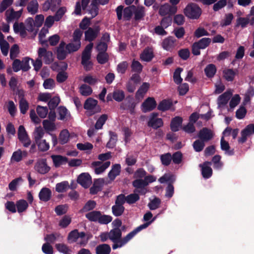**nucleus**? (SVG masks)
Returning <instances> with one entry per match:
<instances>
[{"label":"nucleus","instance_id":"f257e3e1","mask_svg":"<svg viewBox=\"0 0 254 254\" xmlns=\"http://www.w3.org/2000/svg\"><path fill=\"white\" fill-rule=\"evenodd\" d=\"M151 222L145 223L135 228L125 237L122 238V230L119 228H114L109 232L110 240L113 243L112 248L116 250L127 244L134 236L142 230L146 228Z\"/></svg>","mask_w":254,"mask_h":254},{"label":"nucleus","instance_id":"f03ea898","mask_svg":"<svg viewBox=\"0 0 254 254\" xmlns=\"http://www.w3.org/2000/svg\"><path fill=\"white\" fill-rule=\"evenodd\" d=\"M184 14L190 19H198L202 13V10L195 3H189L184 9Z\"/></svg>","mask_w":254,"mask_h":254},{"label":"nucleus","instance_id":"7ed1b4c3","mask_svg":"<svg viewBox=\"0 0 254 254\" xmlns=\"http://www.w3.org/2000/svg\"><path fill=\"white\" fill-rule=\"evenodd\" d=\"M30 58L29 57H24L21 61L19 59H14L12 64V68L14 72H17L20 70L23 72L28 71L31 66L29 64Z\"/></svg>","mask_w":254,"mask_h":254},{"label":"nucleus","instance_id":"20e7f679","mask_svg":"<svg viewBox=\"0 0 254 254\" xmlns=\"http://www.w3.org/2000/svg\"><path fill=\"white\" fill-rule=\"evenodd\" d=\"M83 107L87 110V115L88 116H91L101 111L100 106L98 105L97 100L90 97L85 100Z\"/></svg>","mask_w":254,"mask_h":254},{"label":"nucleus","instance_id":"39448f33","mask_svg":"<svg viewBox=\"0 0 254 254\" xmlns=\"http://www.w3.org/2000/svg\"><path fill=\"white\" fill-rule=\"evenodd\" d=\"M211 39L209 38H203L197 42H194L191 45V52L194 56L200 54V49H205L210 44Z\"/></svg>","mask_w":254,"mask_h":254},{"label":"nucleus","instance_id":"423d86ee","mask_svg":"<svg viewBox=\"0 0 254 254\" xmlns=\"http://www.w3.org/2000/svg\"><path fill=\"white\" fill-rule=\"evenodd\" d=\"M133 8H135V6L134 5L126 7L124 9L123 5H121L118 6L116 9L118 20H121L122 19L123 11L125 20H129L133 13Z\"/></svg>","mask_w":254,"mask_h":254},{"label":"nucleus","instance_id":"0eeeda50","mask_svg":"<svg viewBox=\"0 0 254 254\" xmlns=\"http://www.w3.org/2000/svg\"><path fill=\"white\" fill-rule=\"evenodd\" d=\"M100 30V26L97 25H95L93 28L89 27L84 32L85 40L90 42L94 41L98 36Z\"/></svg>","mask_w":254,"mask_h":254},{"label":"nucleus","instance_id":"6e6552de","mask_svg":"<svg viewBox=\"0 0 254 254\" xmlns=\"http://www.w3.org/2000/svg\"><path fill=\"white\" fill-rule=\"evenodd\" d=\"M38 54L39 58H41L42 60L43 59L44 63L46 64H51L54 61L52 52L47 51L46 48H39Z\"/></svg>","mask_w":254,"mask_h":254},{"label":"nucleus","instance_id":"1a4fd4ad","mask_svg":"<svg viewBox=\"0 0 254 254\" xmlns=\"http://www.w3.org/2000/svg\"><path fill=\"white\" fill-rule=\"evenodd\" d=\"M110 161H106L102 163L100 161H94L91 164L90 167L94 169L97 175L103 173L110 165Z\"/></svg>","mask_w":254,"mask_h":254},{"label":"nucleus","instance_id":"9d476101","mask_svg":"<svg viewBox=\"0 0 254 254\" xmlns=\"http://www.w3.org/2000/svg\"><path fill=\"white\" fill-rule=\"evenodd\" d=\"M77 183L84 188H88L92 183L91 176L88 173H82L77 178Z\"/></svg>","mask_w":254,"mask_h":254},{"label":"nucleus","instance_id":"9b49d317","mask_svg":"<svg viewBox=\"0 0 254 254\" xmlns=\"http://www.w3.org/2000/svg\"><path fill=\"white\" fill-rule=\"evenodd\" d=\"M212 162L205 161L202 164H200L199 167L201 168V175L204 179H209L212 175V169L210 167Z\"/></svg>","mask_w":254,"mask_h":254},{"label":"nucleus","instance_id":"f8f14e48","mask_svg":"<svg viewBox=\"0 0 254 254\" xmlns=\"http://www.w3.org/2000/svg\"><path fill=\"white\" fill-rule=\"evenodd\" d=\"M157 104L153 97H148L142 104V111L144 113L152 111L156 107Z\"/></svg>","mask_w":254,"mask_h":254},{"label":"nucleus","instance_id":"ddd939ff","mask_svg":"<svg viewBox=\"0 0 254 254\" xmlns=\"http://www.w3.org/2000/svg\"><path fill=\"white\" fill-rule=\"evenodd\" d=\"M154 53L152 49L149 47L145 48L140 55V59L142 61L149 62L154 58Z\"/></svg>","mask_w":254,"mask_h":254},{"label":"nucleus","instance_id":"4468645a","mask_svg":"<svg viewBox=\"0 0 254 254\" xmlns=\"http://www.w3.org/2000/svg\"><path fill=\"white\" fill-rule=\"evenodd\" d=\"M213 136L211 130L207 127H203L198 133V138L204 142L211 140L213 138Z\"/></svg>","mask_w":254,"mask_h":254},{"label":"nucleus","instance_id":"2eb2a0df","mask_svg":"<svg viewBox=\"0 0 254 254\" xmlns=\"http://www.w3.org/2000/svg\"><path fill=\"white\" fill-rule=\"evenodd\" d=\"M52 196L51 190L46 187L43 188L39 192L38 196L39 199L43 202H47L49 201Z\"/></svg>","mask_w":254,"mask_h":254},{"label":"nucleus","instance_id":"dca6fc26","mask_svg":"<svg viewBox=\"0 0 254 254\" xmlns=\"http://www.w3.org/2000/svg\"><path fill=\"white\" fill-rule=\"evenodd\" d=\"M35 169L40 174H45L50 171V168L47 165L46 160H42L36 163Z\"/></svg>","mask_w":254,"mask_h":254},{"label":"nucleus","instance_id":"f3484780","mask_svg":"<svg viewBox=\"0 0 254 254\" xmlns=\"http://www.w3.org/2000/svg\"><path fill=\"white\" fill-rule=\"evenodd\" d=\"M121 171V166L120 164H115L112 166L111 170L108 174L110 182L113 181L120 174Z\"/></svg>","mask_w":254,"mask_h":254},{"label":"nucleus","instance_id":"a211bd4d","mask_svg":"<svg viewBox=\"0 0 254 254\" xmlns=\"http://www.w3.org/2000/svg\"><path fill=\"white\" fill-rule=\"evenodd\" d=\"M232 95V91L229 90H227L221 95H220L217 99L218 104L219 106L226 105L231 96Z\"/></svg>","mask_w":254,"mask_h":254},{"label":"nucleus","instance_id":"6ab92c4d","mask_svg":"<svg viewBox=\"0 0 254 254\" xmlns=\"http://www.w3.org/2000/svg\"><path fill=\"white\" fill-rule=\"evenodd\" d=\"M183 121V118L179 116L172 118L170 123L171 130L173 132L179 131L180 127L182 126Z\"/></svg>","mask_w":254,"mask_h":254},{"label":"nucleus","instance_id":"aec40b11","mask_svg":"<svg viewBox=\"0 0 254 254\" xmlns=\"http://www.w3.org/2000/svg\"><path fill=\"white\" fill-rule=\"evenodd\" d=\"M176 39L173 36H169L164 39L162 45L164 49L167 51H170L175 46Z\"/></svg>","mask_w":254,"mask_h":254},{"label":"nucleus","instance_id":"412c9836","mask_svg":"<svg viewBox=\"0 0 254 254\" xmlns=\"http://www.w3.org/2000/svg\"><path fill=\"white\" fill-rule=\"evenodd\" d=\"M173 106L171 99H163L159 103L157 109L162 112H165L171 109Z\"/></svg>","mask_w":254,"mask_h":254},{"label":"nucleus","instance_id":"4be33fe9","mask_svg":"<svg viewBox=\"0 0 254 254\" xmlns=\"http://www.w3.org/2000/svg\"><path fill=\"white\" fill-rule=\"evenodd\" d=\"M252 134L253 133L248 125L245 128L241 131V136L238 138V142L241 144L244 143L246 142L248 137L251 136Z\"/></svg>","mask_w":254,"mask_h":254},{"label":"nucleus","instance_id":"5701e85b","mask_svg":"<svg viewBox=\"0 0 254 254\" xmlns=\"http://www.w3.org/2000/svg\"><path fill=\"white\" fill-rule=\"evenodd\" d=\"M111 248L107 244H102L98 245L95 248L96 254H110Z\"/></svg>","mask_w":254,"mask_h":254},{"label":"nucleus","instance_id":"b1692460","mask_svg":"<svg viewBox=\"0 0 254 254\" xmlns=\"http://www.w3.org/2000/svg\"><path fill=\"white\" fill-rule=\"evenodd\" d=\"M133 13L134 15V19L135 21H140L143 19L144 17L145 10L144 7L142 6H135V8H133Z\"/></svg>","mask_w":254,"mask_h":254},{"label":"nucleus","instance_id":"393cba45","mask_svg":"<svg viewBox=\"0 0 254 254\" xmlns=\"http://www.w3.org/2000/svg\"><path fill=\"white\" fill-rule=\"evenodd\" d=\"M52 158L55 167L57 168L61 165L65 164L68 161V159L65 156L61 155H52Z\"/></svg>","mask_w":254,"mask_h":254},{"label":"nucleus","instance_id":"a878e982","mask_svg":"<svg viewBox=\"0 0 254 254\" xmlns=\"http://www.w3.org/2000/svg\"><path fill=\"white\" fill-rule=\"evenodd\" d=\"M163 121L161 118L156 119H149L147 123V126L154 129H157L163 127Z\"/></svg>","mask_w":254,"mask_h":254},{"label":"nucleus","instance_id":"bb28decb","mask_svg":"<svg viewBox=\"0 0 254 254\" xmlns=\"http://www.w3.org/2000/svg\"><path fill=\"white\" fill-rule=\"evenodd\" d=\"M204 71L208 78H212L215 75L217 69L215 64H210L206 66Z\"/></svg>","mask_w":254,"mask_h":254},{"label":"nucleus","instance_id":"cd10ccee","mask_svg":"<svg viewBox=\"0 0 254 254\" xmlns=\"http://www.w3.org/2000/svg\"><path fill=\"white\" fill-rule=\"evenodd\" d=\"M126 100H127V103H122L120 106L121 109L123 110L134 109L135 103L134 102L133 98L131 96H128Z\"/></svg>","mask_w":254,"mask_h":254},{"label":"nucleus","instance_id":"c85d7f7f","mask_svg":"<svg viewBox=\"0 0 254 254\" xmlns=\"http://www.w3.org/2000/svg\"><path fill=\"white\" fill-rule=\"evenodd\" d=\"M101 211L93 210L88 212L85 214V217L91 222H98Z\"/></svg>","mask_w":254,"mask_h":254},{"label":"nucleus","instance_id":"c756f323","mask_svg":"<svg viewBox=\"0 0 254 254\" xmlns=\"http://www.w3.org/2000/svg\"><path fill=\"white\" fill-rule=\"evenodd\" d=\"M223 74L226 80L232 81L235 78L236 73L233 69L227 68L223 71Z\"/></svg>","mask_w":254,"mask_h":254},{"label":"nucleus","instance_id":"7c9ffc66","mask_svg":"<svg viewBox=\"0 0 254 254\" xmlns=\"http://www.w3.org/2000/svg\"><path fill=\"white\" fill-rule=\"evenodd\" d=\"M96 206V202L94 200H89L84 204V206L80 210V212L84 213L93 210Z\"/></svg>","mask_w":254,"mask_h":254},{"label":"nucleus","instance_id":"2f4dec72","mask_svg":"<svg viewBox=\"0 0 254 254\" xmlns=\"http://www.w3.org/2000/svg\"><path fill=\"white\" fill-rule=\"evenodd\" d=\"M150 87V84L148 82H143L136 92V97H143L147 92Z\"/></svg>","mask_w":254,"mask_h":254},{"label":"nucleus","instance_id":"473e14b6","mask_svg":"<svg viewBox=\"0 0 254 254\" xmlns=\"http://www.w3.org/2000/svg\"><path fill=\"white\" fill-rule=\"evenodd\" d=\"M39 4L36 0H32L28 4L27 9L31 14H35L38 12Z\"/></svg>","mask_w":254,"mask_h":254},{"label":"nucleus","instance_id":"72a5a7b5","mask_svg":"<svg viewBox=\"0 0 254 254\" xmlns=\"http://www.w3.org/2000/svg\"><path fill=\"white\" fill-rule=\"evenodd\" d=\"M48 32V29L43 28L40 31L39 35H38L39 42L43 46H45L46 48L48 47L49 44L48 43V40H45L44 38L46 36V34Z\"/></svg>","mask_w":254,"mask_h":254},{"label":"nucleus","instance_id":"f704fd0d","mask_svg":"<svg viewBox=\"0 0 254 254\" xmlns=\"http://www.w3.org/2000/svg\"><path fill=\"white\" fill-rule=\"evenodd\" d=\"M16 206L18 213L23 212L27 209L28 204L24 199H20L16 201Z\"/></svg>","mask_w":254,"mask_h":254},{"label":"nucleus","instance_id":"c9c22d12","mask_svg":"<svg viewBox=\"0 0 254 254\" xmlns=\"http://www.w3.org/2000/svg\"><path fill=\"white\" fill-rule=\"evenodd\" d=\"M110 138L107 142L106 147L109 148H113L116 144L117 141V134L116 132L110 131L109 132Z\"/></svg>","mask_w":254,"mask_h":254},{"label":"nucleus","instance_id":"e433bc0d","mask_svg":"<svg viewBox=\"0 0 254 254\" xmlns=\"http://www.w3.org/2000/svg\"><path fill=\"white\" fill-rule=\"evenodd\" d=\"M70 187L67 181H63L58 183L56 185V191L58 192H64L66 191Z\"/></svg>","mask_w":254,"mask_h":254},{"label":"nucleus","instance_id":"4c0bfd02","mask_svg":"<svg viewBox=\"0 0 254 254\" xmlns=\"http://www.w3.org/2000/svg\"><path fill=\"white\" fill-rule=\"evenodd\" d=\"M69 133L67 129H63L59 135V141L61 144L64 145L66 143L69 139Z\"/></svg>","mask_w":254,"mask_h":254},{"label":"nucleus","instance_id":"58836bf2","mask_svg":"<svg viewBox=\"0 0 254 254\" xmlns=\"http://www.w3.org/2000/svg\"><path fill=\"white\" fill-rule=\"evenodd\" d=\"M113 99L117 102H122L125 98V92L122 90L116 89L113 91Z\"/></svg>","mask_w":254,"mask_h":254},{"label":"nucleus","instance_id":"ea45409f","mask_svg":"<svg viewBox=\"0 0 254 254\" xmlns=\"http://www.w3.org/2000/svg\"><path fill=\"white\" fill-rule=\"evenodd\" d=\"M81 47V42H72L68 43L66 46V49L69 53L76 52L79 50Z\"/></svg>","mask_w":254,"mask_h":254},{"label":"nucleus","instance_id":"a19ab883","mask_svg":"<svg viewBox=\"0 0 254 254\" xmlns=\"http://www.w3.org/2000/svg\"><path fill=\"white\" fill-rule=\"evenodd\" d=\"M38 146V150L41 152H46L50 148V145L45 139H42L35 142Z\"/></svg>","mask_w":254,"mask_h":254},{"label":"nucleus","instance_id":"79ce46f5","mask_svg":"<svg viewBox=\"0 0 254 254\" xmlns=\"http://www.w3.org/2000/svg\"><path fill=\"white\" fill-rule=\"evenodd\" d=\"M125 208L124 206L115 204L112 207V211L113 215L116 217L121 216L125 211Z\"/></svg>","mask_w":254,"mask_h":254},{"label":"nucleus","instance_id":"37998d69","mask_svg":"<svg viewBox=\"0 0 254 254\" xmlns=\"http://www.w3.org/2000/svg\"><path fill=\"white\" fill-rule=\"evenodd\" d=\"M55 247L59 252L64 254H71L72 252L71 250L64 244H57Z\"/></svg>","mask_w":254,"mask_h":254},{"label":"nucleus","instance_id":"c03bdc74","mask_svg":"<svg viewBox=\"0 0 254 254\" xmlns=\"http://www.w3.org/2000/svg\"><path fill=\"white\" fill-rule=\"evenodd\" d=\"M108 119L107 114L102 115L97 120L95 125V128L97 129H100L102 128L103 126L105 124Z\"/></svg>","mask_w":254,"mask_h":254},{"label":"nucleus","instance_id":"a18cd8bd","mask_svg":"<svg viewBox=\"0 0 254 254\" xmlns=\"http://www.w3.org/2000/svg\"><path fill=\"white\" fill-rule=\"evenodd\" d=\"M183 70V68L182 67H178L177 68L173 74V79L175 83L177 84H180L182 81L183 79L181 77V73Z\"/></svg>","mask_w":254,"mask_h":254},{"label":"nucleus","instance_id":"49530a36","mask_svg":"<svg viewBox=\"0 0 254 254\" xmlns=\"http://www.w3.org/2000/svg\"><path fill=\"white\" fill-rule=\"evenodd\" d=\"M97 60L100 64H104L109 60V55L106 52H99L97 55Z\"/></svg>","mask_w":254,"mask_h":254},{"label":"nucleus","instance_id":"de8ad7c7","mask_svg":"<svg viewBox=\"0 0 254 254\" xmlns=\"http://www.w3.org/2000/svg\"><path fill=\"white\" fill-rule=\"evenodd\" d=\"M126 202L128 204H132L135 203L136 201L139 200L140 197L138 194L133 193L126 196Z\"/></svg>","mask_w":254,"mask_h":254},{"label":"nucleus","instance_id":"09e8293b","mask_svg":"<svg viewBox=\"0 0 254 254\" xmlns=\"http://www.w3.org/2000/svg\"><path fill=\"white\" fill-rule=\"evenodd\" d=\"M78 239V231L77 229H74L70 232L67 236V240L68 243L72 244L77 241Z\"/></svg>","mask_w":254,"mask_h":254},{"label":"nucleus","instance_id":"8fccbe9b","mask_svg":"<svg viewBox=\"0 0 254 254\" xmlns=\"http://www.w3.org/2000/svg\"><path fill=\"white\" fill-rule=\"evenodd\" d=\"M29 109V104L24 98H22L19 101V109L20 113L25 114Z\"/></svg>","mask_w":254,"mask_h":254},{"label":"nucleus","instance_id":"3c124183","mask_svg":"<svg viewBox=\"0 0 254 254\" xmlns=\"http://www.w3.org/2000/svg\"><path fill=\"white\" fill-rule=\"evenodd\" d=\"M192 146L194 150L196 152H200L203 149L205 146L204 141L200 139H197L193 142Z\"/></svg>","mask_w":254,"mask_h":254},{"label":"nucleus","instance_id":"603ef678","mask_svg":"<svg viewBox=\"0 0 254 254\" xmlns=\"http://www.w3.org/2000/svg\"><path fill=\"white\" fill-rule=\"evenodd\" d=\"M160 160L163 165L166 166H169L172 161V156L171 153H167L161 155L160 156Z\"/></svg>","mask_w":254,"mask_h":254},{"label":"nucleus","instance_id":"864d4df0","mask_svg":"<svg viewBox=\"0 0 254 254\" xmlns=\"http://www.w3.org/2000/svg\"><path fill=\"white\" fill-rule=\"evenodd\" d=\"M132 185L135 190L145 188L147 186V183L144 179H135L132 182Z\"/></svg>","mask_w":254,"mask_h":254},{"label":"nucleus","instance_id":"5fc2aeb1","mask_svg":"<svg viewBox=\"0 0 254 254\" xmlns=\"http://www.w3.org/2000/svg\"><path fill=\"white\" fill-rule=\"evenodd\" d=\"M234 18V15L232 13H227L225 15V17L220 23L222 27H225L231 24L232 21Z\"/></svg>","mask_w":254,"mask_h":254},{"label":"nucleus","instance_id":"6e6d98bb","mask_svg":"<svg viewBox=\"0 0 254 254\" xmlns=\"http://www.w3.org/2000/svg\"><path fill=\"white\" fill-rule=\"evenodd\" d=\"M131 71L140 73L143 68L142 64L137 61L133 60L131 64Z\"/></svg>","mask_w":254,"mask_h":254},{"label":"nucleus","instance_id":"4d7b16f0","mask_svg":"<svg viewBox=\"0 0 254 254\" xmlns=\"http://www.w3.org/2000/svg\"><path fill=\"white\" fill-rule=\"evenodd\" d=\"M250 23L249 18L240 17L237 18L235 27L241 26L242 28H245Z\"/></svg>","mask_w":254,"mask_h":254},{"label":"nucleus","instance_id":"13d9d810","mask_svg":"<svg viewBox=\"0 0 254 254\" xmlns=\"http://www.w3.org/2000/svg\"><path fill=\"white\" fill-rule=\"evenodd\" d=\"M209 33L203 27H198L197 28L193 34L195 38H199L204 36H209Z\"/></svg>","mask_w":254,"mask_h":254},{"label":"nucleus","instance_id":"bf43d9fd","mask_svg":"<svg viewBox=\"0 0 254 254\" xmlns=\"http://www.w3.org/2000/svg\"><path fill=\"white\" fill-rule=\"evenodd\" d=\"M60 102V99L59 97L55 96L51 98L48 102V106L50 110H55Z\"/></svg>","mask_w":254,"mask_h":254},{"label":"nucleus","instance_id":"052dcab7","mask_svg":"<svg viewBox=\"0 0 254 254\" xmlns=\"http://www.w3.org/2000/svg\"><path fill=\"white\" fill-rule=\"evenodd\" d=\"M112 220V217L110 215L102 214L101 212V215L99 216L98 223L100 224H108Z\"/></svg>","mask_w":254,"mask_h":254},{"label":"nucleus","instance_id":"680f3d73","mask_svg":"<svg viewBox=\"0 0 254 254\" xmlns=\"http://www.w3.org/2000/svg\"><path fill=\"white\" fill-rule=\"evenodd\" d=\"M68 206L66 204L59 205L55 208V211L58 216L65 214L67 211Z\"/></svg>","mask_w":254,"mask_h":254},{"label":"nucleus","instance_id":"e2e57ef3","mask_svg":"<svg viewBox=\"0 0 254 254\" xmlns=\"http://www.w3.org/2000/svg\"><path fill=\"white\" fill-rule=\"evenodd\" d=\"M227 4V0H219L214 3L213 10L214 11H218L224 7Z\"/></svg>","mask_w":254,"mask_h":254},{"label":"nucleus","instance_id":"0e129e2a","mask_svg":"<svg viewBox=\"0 0 254 254\" xmlns=\"http://www.w3.org/2000/svg\"><path fill=\"white\" fill-rule=\"evenodd\" d=\"M178 56L181 59L186 61L188 60L190 56V50L188 48L180 49L178 51Z\"/></svg>","mask_w":254,"mask_h":254},{"label":"nucleus","instance_id":"69168bd1","mask_svg":"<svg viewBox=\"0 0 254 254\" xmlns=\"http://www.w3.org/2000/svg\"><path fill=\"white\" fill-rule=\"evenodd\" d=\"M247 110L244 106H241L236 112V117L238 119H243L246 116Z\"/></svg>","mask_w":254,"mask_h":254},{"label":"nucleus","instance_id":"338daca9","mask_svg":"<svg viewBox=\"0 0 254 254\" xmlns=\"http://www.w3.org/2000/svg\"><path fill=\"white\" fill-rule=\"evenodd\" d=\"M221 158L219 155H216L213 157L212 162L213 163L214 169H220L222 167L223 164L220 162Z\"/></svg>","mask_w":254,"mask_h":254},{"label":"nucleus","instance_id":"774afa93","mask_svg":"<svg viewBox=\"0 0 254 254\" xmlns=\"http://www.w3.org/2000/svg\"><path fill=\"white\" fill-rule=\"evenodd\" d=\"M80 93L83 96H87L92 92L91 87L86 84H82L80 88Z\"/></svg>","mask_w":254,"mask_h":254}]
</instances>
